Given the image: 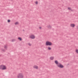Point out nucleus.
Here are the masks:
<instances>
[{
  "mask_svg": "<svg viewBox=\"0 0 78 78\" xmlns=\"http://www.w3.org/2000/svg\"><path fill=\"white\" fill-rule=\"evenodd\" d=\"M7 69V66L6 65L3 64L0 65V70H5Z\"/></svg>",
  "mask_w": 78,
  "mask_h": 78,
  "instance_id": "obj_1",
  "label": "nucleus"
},
{
  "mask_svg": "<svg viewBox=\"0 0 78 78\" xmlns=\"http://www.w3.org/2000/svg\"><path fill=\"white\" fill-rule=\"evenodd\" d=\"M24 76L23 73H20L17 75V78H23Z\"/></svg>",
  "mask_w": 78,
  "mask_h": 78,
  "instance_id": "obj_2",
  "label": "nucleus"
},
{
  "mask_svg": "<svg viewBox=\"0 0 78 78\" xmlns=\"http://www.w3.org/2000/svg\"><path fill=\"white\" fill-rule=\"evenodd\" d=\"M45 45H46V46H51L53 45V44H52V43L51 42L49 41H47L45 43Z\"/></svg>",
  "mask_w": 78,
  "mask_h": 78,
  "instance_id": "obj_3",
  "label": "nucleus"
},
{
  "mask_svg": "<svg viewBox=\"0 0 78 78\" xmlns=\"http://www.w3.org/2000/svg\"><path fill=\"white\" fill-rule=\"evenodd\" d=\"M29 38H30V39H34L36 38V37H35V35H34L32 34L30 35Z\"/></svg>",
  "mask_w": 78,
  "mask_h": 78,
  "instance_id": "obj_4",
  "label": "nucleus"
},
{
  "mask_svg": "<svg viewBox=\"0 0 78 78\" xmlns=\"http://www.w3.org/2000/svg\"><path fill=\"white\" fill-rule=\"evenodd\" d=\"M57 67H59V68H63L64 67L63 66L59 63L57 65Z\"/></svg>",
  "mask_w": 78,
  "mask_h": 78,
  "instance_id": "obj_5",
  "label": "nucleus"
},
{
  "mask_svg": "<svg viewBox=\"0 0 78 78\" xmlns=\"http://www.w3.org/2000/svg\"><path fill=\"white\" fill-rule=\"evenodd\" d=\"M70 26L71 28H75V24L74 23L70 24Z\"/></svg>",
  "mask_w": 78,
  "mask_h": 78,
  "instance_id": "obj_6",
  "label": "nucleus"
},
{
  "mask_svg": "<svg viewBox=\"0 0 78 78\" xmlns=\"http://www.w3.org/2000/svg\"><path fill=\"white\" fill-rule=\"evenodd\" d=\"M33 68L35 69H39V67L37 65H34L33 66Z\"/></svg>",
  "mask_w": 78,
  "mask_h": 78,
  "instance_id": "obj_7",
  "label": "nucleus"
},
{
  "mask_svg": "<svg viewBox=\"0 0 78 78\" xmlns=\"http://www.w3.org/2000/svg\"><path fill=\"white\" fill-rule=\"evenodd\" d=\"M4 47L5 49H6L8 48V46L7 45H5Z\"/></svg>",
  "mask_w": 78,
  "mask_h": 78,
  "instance_id": "obj_8",
  "label": "nucleus"
},
{
  "mask_svg": "<svg viewBox=\"0 0 78 78\" xmlns=\"http://www.w3.org/2000/svg\"><path fill=\"white\" fill-rule=\"evenodd\" d=\"M55 63L57 64V66H58V64L59 63H58V61L57 60H55Z\"/></svg>",
  "mask_w": 78,
  "mask_h": 78,
  "instance_id": "obj_9",
  "label": "nucleus"
},
{
  "mask_svg": "<svg viewBox=\"0 0 78 78\" xmlns=\"http://www.w3.org/2000/svg\"><path fill=\"white\" fill-rule=\"evenodd\" d=\"M75 51L76 53L78 55V49H75Z\"/></svg>",
  "mask_w": 78,
  "mask_h": 78,
  "instance_id": "obj_10",
  "label": "nucleus"
},
{
  "mask_svg": "<svg viewBox=\"0 0 78 78\" xmlns=\"http://www.w3.org/2000/svg\"><path fill=\"white\" fill-rule=\"evenodd\" d=\"M19 22H16L15 23V25H19Z\"/></svg>",
  "mask_w": 78,
  "mask_h": 78,
  "instance_id": "obj_11",
  "label": "nucleus"
},
{
  "mask_svg": "<svg viewBox=\"0 0 78 78\" xmlns=\"http://www.w3.org/2000/svg\"><path fill=\"white\" fill-rule=\"evenodd\" d=\"M53 59H54V57H51L50 58V60H53Z\"/></svg>",
  "mask_w": 78,
  "mask_h": 78,
  "instance_id": "obj_12",
  "label": "nucleus"
},
{
  "mask_svg": "<svg viewBox=\"0 0 78 78\" xmlns=\"http://www.w3.org/2000/svg\"><path fill=\"white\" fill-rule=\"evenodd\" d=\"M47 48L48 50H51V48L50 47H48Z\"/></svg>",
  "mask_w": 78,
  "mask_h": 78,
  "instance_id": "obj_13",
  "label": "nucleus"
},
{
  "mask_svg": "<svg viewBox=\"0 0 78 78\" xmlns=\"http://www.w3.org/2000/svg\"><path fill=\"white\" fill-rule=\"evenodd\" d=\"M48 28H49V29H50L51 28V26L50 25H48Z\"/></svg>",
  "mask_w": 78,
  "mask_h": 78,
  "instance_id": "obj_14",
  "label": "nucleus"
},
{
  "mask_svg": "<svg viewBox=\"0 0 78 78\" xmlns=\"http://www.w3.org/2000/svg\"><path fill=\"white\" fill-rule=\"evenodd\" d=\"M18 39H19L20 41H22V38L20 37H19L18 38Z\"/></svg>",
  "mask_w": 78,
  "mask_h": 78,
  "instance_id": "obj_15",
  "label": "nucleus"
},
{
  "mask_svg": "<svg viewBox=\"0 0 78 78\" xmlns=\"http://www.w3.org/2000/svg\"><path fill=\"white\" fill-rule=\"evenodd\" d=\"M27 45H29V46H31V44L30 43H27Z\"/></svg>",
  "mask_w": 78,
  "mask_h": 78,
  "instance_id": "obj_16",
  "label": "nucleus"
},
{
  "mask_svg": "<svg viewBox=\"0 0 78 78\" xmlns=\"http://www.w3.org/2000/svg\"><path fill=\"white\" fill-rule=\"evenodd\" d=\"M68 9H69V10H70L71 11H72V9L70 7H68Z\"/></svg>",
  "mask_w": 78,
  "mask_h": 78,
  "instance_id": "obj_17",
  "label": "nucleus"
},
{
  "mask_svg": "<svg viewBox=\"0 0 78 78\" xmlns=\"http://www.w3.org/2000/svg\"><path fill=\"white\" fill-rule=\"evenodd\" d=\"M35 3L36 5H37V4H38V2L36 1L35 2Z\"/></svg>",
  "mask_w": 78,
  "mask_h": 78,
  "instance_id": "obj_18",
  "label": "nucleus"
},
{
  "mask_svg": "<svg viewBox=\"0 0 78 78\" xmlns=\"http://www.w3.org/2000/svg\"><path fill=\"white\" fill-rule=\"evenodd\" d=\"M12 42H14L15 41V39H13L12 40Z\"/></svg>",
  "mask_w": 78,
  "mask_h": 78,
  "instance_id": "obj_19",
  "label": "nucleus"
},
{
  "mask_svg": "<svg viewBox=\"0 0 78 78\" xmlns=\"http://www.w3.org/2000/svg\"><path fill=\"white\" fill-rule=\"evenodd\" d=\"M11 22V20H8V22L9 23Z\"/></svg>",
  "mask_w": 78,
  "mask_h": 78,
  "instance_id": "obj_20",
  "label": "nucleus"
},
{
  "mask_svg": "<svg viewBox=\"0 0 78 78\" xmlns=\"http://www.w3.org/2000/svg\"><path fill=\"white\" fill-rule=\"evenodd\" d=\"M2 51H5V50L4 49H2Z\"/></svg>",
  "mask_w": 78,
  "mask_h": 78,
  "instance_id": "obj_21",
  "label": "nucleus"
},
{
  "mask_svg": "<svg viewBox=\"0 0 78 78\" xmlns=\"http://www.w3.org/2000/svg\"><path fill=\"white\" fill-rule=\"evenodd\" d=\"M39 28L40 29V30H42V27H39Z\"/></svg>",
  "mask_w": 78,
  "mask_h": 78,
  "instance_id": "obj_22",
  "label": "nucleus"
}]
</instances>
